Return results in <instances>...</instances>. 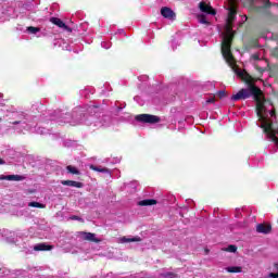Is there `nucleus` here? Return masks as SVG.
Listing matches in <instances>:
<instances>
[{
	"instance_id": "f257e3e1",
	"label": "nucleus",
	"mask_w": 278,
	"mask_h": 278,
	"mask_svg": "<svg viewBox=\"0 0 278 278\" xmlns=\"http://www.w3.org/2000/svg\"><path fill=\"white\" fill-rule=\"evenodd\" d=\"M254 97V101H256V115L258 121H264V114H266V105H273V101L266 100L265 98L262 100V89L256 87L255 85H250L248 89H241L236 94L231 97L232 101H244L247 99H251Z\"/></svg>"
},
{
	"instance_id": "f03ea898",
	"label": "nucleus",
	"mask_w": 278,
	"mask_h": 278,
	"mask_svg": "<svg viewBox=\"0 0 278 278\" xmlns=\"http://www.w3.org/2000/svg\"><path fill=\"white\" fill-rule=\"evenodd\" d=\"M236 14L238 11L236 7L231 5L228 9V17L226 23V35L222 41V55L225 58L227 64L233 66L236 64V60L233 59V53H231V45H233V21H236Z\"/></svg>"
},
{
	"instance_id": "7ed1b4c3",
	"label": "nucleus",
	"mask_w": 278,
	"mask_h": 278,
	"mask_svg": "<svg viewBox=\"0 0 278 278\" xmlns=\"http://www.w3.org/2000/svg\"><path fill=\"white\" fill-rule=\"evenodd\" d=\"M135 121L138 123H148L150 125H155L156 123H160V117L157 115H151V114H139L135 117Z\"/></svg>"
},
{
	"instance_id": "20e7f679",
	"label": "nucleus",
	"mask_w": 278,
	"mask_h": 278,
	"mask_svg": "<svg viewBox=\"0 0 278 278\" xmlns=\"http://www.w3.org/2000/svg\"><path fill=\"white\" fill-rule=\"evenodd\" d=\"M235 73L237 76H239L240 79H242V81L248 84L249 88L253 86V77L248 74L247 70L235 68Z\"/></svg>"
},
{
	"instance_id": "39448f33",
	"label": "nucleus",
	"mask_w": 278,
	"mask_h": 278,
	"mask_svg": "<svg viewBox=\"0 0 278 278\" xmlns=\"http://www.w3.org/2000/svg\"><path fill=\"white\" fill-rule=\"evenodd\" d=\"M161 16H163V18H168L169 21H175L177 14L175 13V11H173V9L168 7H163L161 9Z\"/></svg>"
},
{
	"instance_id": "423d86ee",
	"label": "nucleus",
	"mask_w": 278,
	"mask_h": 278,
	"mask_svg": "<svg viewBox=\"0 0 278 278\" xmlns=\"http://www.w3.org/2000/svg\"><path fill=\"white\" fill-rule=\"evenodd\" d=\"M199 9L205 14H211V16H216V9L212 8V5L206 4L205 1H201L199 3Z\"/></svg>"
},
{
	"instance_id": "0eeeda50",
	"label": "nucleus",
	"mask_w": 278,
	"mask_h": 278,
	"mask_svg": "<svg viewBox=\"0 0 278 278\" xmlns=\"http://www.w3.org/2000/svg\"><path fill=\"white\" fill-rule=\"evenodd\" d=\"M50 23H52V25H56V27H60V29H64L65 31H73V29L59 17H50Z\"/></svg>"
},
{
	"instance_id": "6e6552de",
	"label": "nucleus",
	"mask_w": 278,
	"mask_h": 278,
	"mask_svg": "<svg viewBox=\"0 0 278 278\" xmlns=\"http://www.w3.org/2000/svg\"><path fill=\"white\" fill-rule=\"evenodd\" d=\"M80 236H83V240H86L87 242H96V244L101 242V239L97 238V235L92 232L81 231Z\"/></svg>"
},
{
	"instance_id": "1a4fd4ad",
	"label": "nucleus",
	"mask_w": 278,
	"mask_h": 278,
	"mask_svg": "<svg viewBox=\"0 0 278 278\" xmlns=\"http://www.w3.org/2000/svg\"><path fill=\"white\" fill-rule=\"evenodd\" d=\"M257 233H270L273 231V226L270 224H258L256 226Z\"/></svg>"
},
{
	"instance_id": "9d476101",
	"label": "nucleus",
	"mask_w": 278,
	"mask_h": 278,
	"mask_svg": "<svg viewBox=\"0 0 278 278\" xmlns=\"http://www.w3.org/2000/svg\"><path fill=\"white\" fill-rule=\"evenodd\" d=\"M0 179L7 180V181H24L25 176L21 175H7V176H1Z\"/></svg>"
},
{
	"instance_id": "9b49d317",
	"label": "nucleus",
	"mask_w": 278,
	"mask_h": 278,
	"mask_svg": "<svg viewBox=\"0 0 278 278\" xmlns=\"http://www.w3.org/2000/svg\"><path fill=\"white\" fill-rule=\"evenodd\" d=\"M62 186H70V188H84V182L75 180H62Z\"/></svg>"
},
{
	"instance_id": "f8f14e48",
	"label": "nucleus",
	"mask_w": 278,
	"mask_h": 278,
	"mask_svg": "<svg viewBox=\"0 0 278 278\" xmlns=\"http://www.w3.org/2000/svg\"><path fill=\"white\" fill-rule=\"evenodd\" d=\"M138 205H140V207H147L149 205H157V200L155 199L141 200L138 202Z\"/></svg>"
},
{
	"instance_id": "ddd939ff",
	"label": "nucleus",
	"mask_w": 278,
	"mask_h": 278,
	"mask_svg": "<svg viewBox=\"0 0 278 278\" xmlns=\"http://www.w3.org/2000/svg\"><path fill=\"white\" fill-rule=\"evenodd\" d=\"M34 251H53V245L47 243H39L34 247Z\"/></svg>"
},
{
	"instance_id": "4468645a",
	"label": "nucleus",
	"mask_w": 278,
	"mask_h": 278,
	"mask_svg": "<svg viewBox=\"0 0 278 278\" xmlns=\"http://www.w3.org/2000/svg\"><path fill=\"white\" fill-rule=\"evenodd\" d=\"M89 168H90V170H96V173H106V174H110V168H108V167L89 165Z\"/></svg>"
},
{
	"instance_id": "2eb2a0df",
	"label": "nucleus",
	"mask_w": 278,
	"mask_h": 278,
	"mask_svg": "<svg viewBox=\"0 0 278 278\" xmlns=\"http://www.w3.org/2000/svg\"><path fill=\"white\" fill-rule=\"evenodd\" d=\"M122 242H142V238L140 237H134V238H127V237H123Z\"/></svg>"
},
{
	"instance_id": "dca6fc26",
	"label": "nucleus",
	"mask_w": 278,
	"mask_h": 278,
	"mask_svg": "<svg viewBox=\"0 0 278 278\" xmlns=\"http://www.w3.org/2000/svg\"><path fill=\"white\" fill-rule=\"evenodd\" d=\"M66 170H67V173H71V175H81L79 169H77V167L72 166V165L66 166Z\"/></svg>"
},
{
	"instance_id": "f3484780",
	"label": "nucleus",
	"mask_w": 278,
	"mask_h": 278,
	"mask_svg": "<svg viewBox=\"0 0 278 278\" xmlns=\"http://www.w3.org/2000/svg\"><path fill=\"white\" fill-rule=\"evenodd\" d=\"M227 273H242V267L231 266L226 268Z\"/></svg>"
},
{
	"instance_id": "a211bd4d",
	"label": "nucleus",
	"mask_w": 278,
	"mask_h": 278,
	"mask_svg": "<svg viewBox=\"0 0 278 278\" xmlns=\"http://www.w3.org/2000/svg\"><path fill=\"white\" fill-rule=\"evenodd\" d=\"M28 207H38L39 210H45V204L39 202H29Z\"/></svg>"
},
{
	"instance_id": "6ab92c4d",
	"label": "nucleus",
	"mask_w": 278,
	"mask_h": 278,
	"mask_svg": "<svg viewBox=\"0 0 278 278\" xmlns=\"http://www.w3.org/2000/svg\"><path fill=\"white\" fill-rule=\"evenodd\" d=\"M199 23L202 25H210V22L207 21V17L205 15H199Z\"/></svg>"
},
{
	"instance_id": "aec40b11",
	"label": "nucleus",
	"mask_w": 278,
	"mask_h": 278,
	"mask_svg": "<svg viewBox=\"0 0 278 278\" xmlns=\"http://www.w3.org/2000/svg\"><path fill=\"white\" fill-rule=\"evenodd\" d=\"M225 251H227L228 253H236V251H238V247L230 244L225 249Z\"/></svg>"
},
{
	"instance_id": "412c9836",
	"label": "nucleus",
	"mask_w": 278,
	"mask_h": 278,
	"mask_svg": "<svg viewBox=\"0 0 278 278\" xmlns=\"http://www.w3.org/2000/svg\"><path fill=\"white\" fill-rule=\"evenodd\" d=\"M216 94H217L218 99H225V97H227V91L220 90Z\"/></svg>"
},
{
	"instance_id": "4be33fe9",
	"label": "nucleus",
	"mask_w": 278,
	"mask_h": 278,
	"mask_svg": "<svg viewBox=\"0 0 278 278\" xmlns=\"http://www.w3.org/2000/svg\"><path fill=\"white\" fill-rule=\"evenodd\" d=\"M28 31L30 34H38V31H40V28L30 26V27H28Z\"/></svg>"
},
{
	"instance_id": "5701e85b",
	"label": "nucleus",
	"mask_w": 278,
	"mask_h": 278,
	"mask_svg": "<svg viewBox=\"0 0 278 278\" xmlns=\"http://www.w3.org/2000/svg\"><path fill=\"white\" fill-rule=\"evenodd\" d=\"M163 277H165V278H175V277H177V275L173 271H168V273L163 274Z\"/></svg>"
},
{
	"instance_id": "b1692460",
	"label": "nucleus",
	"mask_w": 278,
	"mask_h": 278,
	"mask_svg": "<svg viewBox=\"0 0 278 278\" xmlns=\"http://www.w3.org/2000/svg\"><path fill=\"white\" fill-rule=\"evenodd\" d=\"M71 220H78L79 223H84V218L77 216V215H73L70 217Z\"/></svg>"
},
{
	"instance_id": "393cba45",
	"label": "nucleus",
	"mask_w": 278,
	"mask_h": 278,
	"mask_svg": "<svg viewBox=\"0 0 278 278\" xmlns=\"http://www.w3.org/2000/svg\"><path fill=\"white\" fill-rule=\"evenodd\" d=\"M206 103H216V98L215 97H211L206 100Z\"/></svg>"
},
{
	"instance_id": "a878e982",
	"label": "nucleus",
	"mask_w": 278,
	"mask_h": 278,
	"mask_svg": "<svg viewBox=\"0 0 278 278\" xmlns=\"http://www.w3.org/2000/svg\"><path fill=\"white\" fill-rule=\"evenodd\" d=\"M268 277L269 278H278V273H276V274L275 273H269Z\"/></svg>"
},
{
	"instance_id": "bb28decb",
	"label": "nucleus",
	"mask_w": 278,
	"mask_h": 278,
	"mask_svg": "<svg viewBox=\"0 0 278 278\" xmlns=\"http://www.w3.org/2000/svg\"><path fill=\"white\" fill-rule=\"evenodd\" d=\"M270 5H273V3L270 2V0H267V1L265 2L264 8H270Z\"/></svg>"
},
{
	"instance_id": "cd10ccee",
	"label": "nucleus",
	"mask_w": 278,
	"mask_h": 278,
	"mask_svg": "<svg viewBox=\"0 0 278 278\" xmlns=\"http://www.w3.org/2000/svg\"><path fill=\"white\" fill-rule=\"evenodd\" d=\"M269 114H270V116H277V112L275 111V109L271 110V111L269 112Z\"/></svg>"
},
{
	"instance_id": "c85d7f7f",
	"label": "nucleus",
	"mask_w": 278,
	"mask_h": 278,
	"mask_svg": "<svg viewBox=\"0 0 278 278\" xmlns=\"http://www.w3.org/2000/svg\"><path fill=\"white\" fill-rule=\"evenodd\" d=\"M12 125H21V121L12 122Z\"/></svg>"
},
{
	"instance_id": "c756f323",
	"label": "nucleus",
	"mask_w": 278,
	"mask_h": 278,
	"mask_svg": "<svg viewBox=\"0 0 278 278\" xmlns=\"http://www.w3.org/2000/svg\"><path fill=\"white\" fill-rule=\"evenodd\" d=\"M1 164H5V161H3V159H0V165Z\"/></svg>"
},
{
	"instance_id": "7c9ffc66",
	"label": "nucleus",
	"mask_w": 278,
	"mask_h": 278,
	"mask_svg": "<svg viewBox=\"0 0 278 278\" xmlns=\"http://www.w3.org/2000/svg\"><path fill=\"white\" fill-rule=\"evenodd\" d=\"M251 3H253V0H249Z\"/></svg>"
}]
</instances>
